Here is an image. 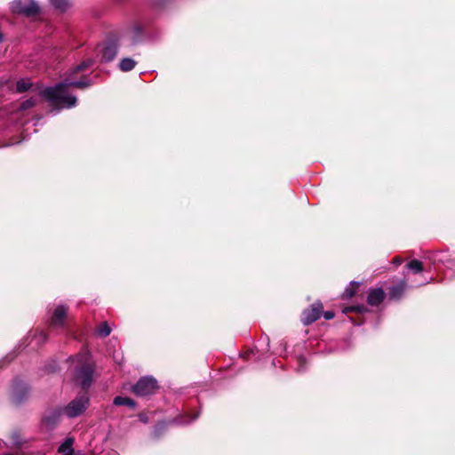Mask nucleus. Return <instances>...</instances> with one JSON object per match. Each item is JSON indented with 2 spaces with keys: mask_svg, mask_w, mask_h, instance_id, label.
Masks as SVG:
<instances>
[{
  "mask_svg": "<svg viewBox=\"0 0 455 455\" xmlns=\"http://www.w3.org/2000/svg\"><path fill=\"white\" fill-rule=\"evenodd\" d=\"M92 60L83 61L72 70L69 71L68 76L54 87L45 88L41 92V95L48 100L52 106L59 108H70L76 105V98L68 92L70 86L77 88L89 87L92 83L87 77L80 80H75V76L82 72L92 65Z\"/></svg>",
  "mask_w": 455,
  "mask_h": 455,
  "instance_id": "nucleus-1",
  "label": "nucleus"
},
{
  "mask_svg": "<svg viewBox=\"0 0 455 455\" xmlns=\"http://www.w3.org/2000/svg\"><path fill=\"white\" fill-rule=\"evenodd\" d=\"M76 361L80 366L76 371V380L83 388H87L92 379L93 366L90 361V356L87 353L80 354L76 356Z\"/></svg>",
  "mask_w": 455,
  "mask_h": 455,
  "instance_id": "nucleus-2",
  "label": "nucleus"
},
{
  "mask_svg": "<svg viewBox=\"0 0 455 455\" xmlns=\"http://www.w3.org/2000/svg\"><path fill=\"white\" fill-rule=\"evenodd\" d=\"M12 12L28 17L40 12V6L35 0H14L11 3Z\"/></svg>",
  "mask_w": 455,
  "mask_h": 455,
  "instance_id": "nucleus-3",
  "label": "nucleus"
},
{
  "mask_svg": "<svg viewBox=\"0 0 455 455\" xmlns=\"http://www.w3.org/2000/svg\"><path fill=\"white\" fill-rule=\"evenodd\" d=\"M157 387V381L154 378L143 377L132 387V392L137 395L145 396L154 394Z\"/></svg>",
  "mask_w": 455,
  "mask_h": 455,
  "instance_id": "nucleus-4",
  "label": "nucleus"
},
{
  "mask_svg": "<svg viewBox=\"0 0 455 455\" xmlns=\"http://www.w3.org/2000/svg\"><path fill=\"white\" fill-rule=\"evenodd\" d=\"M89 398L83 395L71 401L63 410L64 413L69 418H75L81 415L87 408Z\"/></svg>",
  "mask_w": 455,
  "mask_h": 455,
  "instance_id": "nucleus-5",
  "label": "nucleus"
},
{
  "mask_svg": "<svg viewBox=\"0 0 455 455\" xmlns=\"http://www.w3.org/2000/svg\"><path fill=\"white\" fill-rule=\"evenodd\" d=\"M117 54V46L115 43H103L97 46L96 55L101 61H111Z\"/></svg>",
  "mask_w": 455,
  "mask_h": 455,
  "instance_id": "nucleus-6",
  "label": "nucleus"
},
{
  "mask_svg": "<svg viewBox=\"0 0 455 455\" xmlns=\"http://www.w3.org/2000/svg\"><path fill=\"white\" fill-rule=\"evenodd\" d=\"M322 312L323 305L321 303H315L303 311L301 321L305 325H308L316 321L322 315Z\"/></svg>",
  "mask_w": 455,
  "mask_h": 455,
  "instance_id": "nucleus-7",
  "label": "nucleus"
},
{
  "mask_svg": "<svg viewBox=\"0 0 455 455\" xmlns=\"http://www.w3.org/2000/svg\"><path fill=\"white\" fill-rule=\"evenodd\" d=\"M68 307L65 306H59L57 307L52 314V319H51V324L54 327H60L62 326L64 323V320L67 315Z\"/></svg>",
  "mask_w": 455,
  "mask_h": 455,
  "instance_id": "nucleus-8",
  "label": "nucleus"
},
{
  "mask_svg": "<svg viewBox=\"0 0 455 455\" xmlns=\"http://www.w3.org/2000/svg\"><path fill=\"white\" fill-rule=\"evenodd\" d=\"M385 292L381 288L372 289L369 291L367 301L371 306H377L382 302Z\"/></svg>",
  "mask_w": 455,
  "mask_h": 455,
  "instance_id": "nucleus-9",
  "label": "nucleus"
},
{
  "mask_svg": "<svg viewBox=\"0 0 455 455\" xmlns=\"http://www.w3.org/2000/svg\"><path fill=\"white\" fill-rule=\"evenodd\" d=\"M73 439L68 438L65 442L60 446L59 452L62 455H79L75 453L73 448Z\"/></svg>",
  "mask_w": 455,
  "mask_h": 455,
  "instance_id": "nucleus-10",
  "label": "nucleus"
},
{
  "mask_svg": "<svg viewBox=\"0 0 455 455\" xmlns=\"http://www.w3.org/2000/svg\"><path fill=\"white\" fill-rule=\"evenodd\" d=\"M405 288L406 283L404 282H401L397 285L393 286L389 291L390 297L395 299L401 298V296L405 291Z\"/></svg>",
  "mask_w": 455,
  "mask_h": 455,
  "instance_id": "nucleus-11",
  "label": "nucleus"
},
{
  "mask_svg": "<svg viewBox=\"0 0 455 455\" xmlns=\"http://www.w3.org/2000/svg\"><path fill=\"white\" fill-rule=\"evenodd\" d=\"M136 66V61L131 58H124L119 62V68L124 72L131 71Z\"/></svg>",
  "mask_w": 455,
  "mask_h": 455,
  "instance_id": "nucleus-12",
  "label": "nucleus"
},
{
  "mask_svg": "<svg viewBox=\"0 0 455 455\" xmlns=\"http://www.w3.org/2000/svg\"><path fill=\"white\" fill-rule=\"evenodd\" d=\"M114 404L117 405V406L126 405V406H129L131 408H134L136 406V403H135V402L132 399H131L129 397H124V396H116V397H115Z\"/></svg>",
  "mask_w": 455,
  "mask_h": 455,
  "instance_id": "nucleus-13",
  "label": "nucleus"
},
{
  "mask_svg": "<svg viewBox=\"0 0 455 455\" xmlns=\"http://www.w3.org/2000/svg\"><path fill=\"white\" fill-rule=\"evenodd\" d=\"M407 267L414 273H419L423 270V265L417 259H412L407 264Z\"/></svg>",
  "mask_w": 455,
  "mask_h": 455,
  "instance_id": "nucleus-14",
  "label": "nucleus"
},
{
  "mask_svg": "<svg viewBox=\"0 0 455 455\" xmlns=\"http://www.w3.org/2000/svg\"><path fill=\"white\" fill-rule=\"evenodd\" d=\"M52 6L61 12L65 11L68 6V0H50Z\"/></svg>",
  "mask_w": 455,
  "mask_h": 455,
  "instance_id": "nucleus-15",
  "label": "nucleus"
},
{
  "mask_svg": "<svg viewBox=\"0 0 455 455\" xmlns=\"http://www.w3.org/2000/svg\"><path fill=\"white\" fill-rule=\"evenodd\" d=\"M97 331H98L99 335H100L102 337H107L110 334L111 329L108 326V323L104 322V323H100Z\"/></svg>",
  "mask_w": 455,
  "mask_h": 455,
  "instance_id": "nucleus-16",
  "label": "nucleus"
},
{
  "mask_svg": "<svg viewBox=\"0 0 455 455\" xmlns=\"http://www.w3.org/2000/svg\"><path fill=\"white\" fill-rule=\"evenodd\" d=\"M31 86V83L28 80L21 79L17 82V91L23 92L28 91Z\"/></svg>",
  "mask_w": 455,
  "mask_h": 455,
  "instance_id": "nucleus-17",
  "label": "nucleus"
},
{
  "mask_svg": "<svg viewBox=\"0 0 455 455\" xmlns=\"http://www.w3.org/2000/svg\"><path fill=\"white\" fill-rule=\"evenodd\" d=\"M36 104V100L34 99H28L25 101H23L20 105L21 109L25 110L31 107H33Z\"/></svg>",
  "mask_w": 455,
  "mask_h": 455,
  "instance_id": "nucleus-18",
  "label": "nucleus"
},
{
  "mask_svg": "<svg viewBox=\"0 0 455 455\" xmlns=\"http://www.w3.org/2000/svg\"><path fill=\"white\" fill-rule=\"evenodd\" d=\"M355 294V290L352 287H348L345 290L343 297L351 298Z\"/></svg>",
  "mask_w": 455,
  "mask_h": 455,
  "instance_id": "nucleus-19",
  "label": "nucleus"
},
{
  "mask_svg": "<svg viewBox=\"0 0 455 455\" xmlns=\"http://www.w3.org/2000/svg\"><path fill=\"white\" fill-rule=\"evenodd\" d=\"M323 316L326 320H331L334 317V313L331 311H326L324 312Z\"/></svg>",
  "mask_w": 455,
  "mask_h": 455,
  "instance_id": "nucleus-20",
  "label": "nucleus"
},
{
  "mask_svg": "<svg viewBox=\"0 0 455 455\" xmlns=\"http://www.w3.org/2000/svg\"><path fill=\"white\" fill-rule=\"evenodd\" d=\"M361 308L360 307H345L343 312L344 313H347V312H351V311H355V310H360Z\"/></svg>",
  "mask_w": 455,
  "mask_h": 455,
  "instance_id": "nucleus-21",
  "label": "nucleus"
},
{
  "mask_svg": "<svg viewBox=\"0 0 455 455\" xmlns=\"http://www.w3.org/2000/svg\"><path fill=\"white\" fill-rule=\"evenodd\" d=\"M60 416L59 412H53L52 413V422H54Z\"/></svg>",
  "mask_w": 455,
  "mask_h": 455,
  "instance_id": "nucleus-22",
  "label": "nucleus"
},
{
  "mask_svg": "<svg viewBox=\"0 0 455 455\" xmlns=\"http://www.w3.org/2000/svg\"><path fill=\"white\" fill-rule=\"evenodd\" d=\"M394 263L396 264V265H399L402 263V259H399V258H395L394 259Z\"/></svg>",
  "mask_w": 455,
  "mask_h": 455,
  "instance_id": "nucleus-23",
  "label": "nucleus"
},
{
  "mask_svg": "<svg viewBox=\"0 0 455 455\" xmlns=\"http://www.w3.org/2000/svg\"><path fill=\"white\" fill-rule=\"evenodd\" d=\"M44 422L45 424H50V422H51V419H50L49 417H45V418L44 419Z\"/></svg>",
  "mask_w": 455,
  "mask_h": 455,
  "instance_id": "nucleus-24",
  "label": "nucleus"
},
{
  "mask_svg": "<svg viewBox=\"0 0 455 455\" xmlns=\"http://www.w3.org/2000/svg\"><path fill=\"white\" fill-rule=\"evenodd\" d=\"M140 419H141L142 421H144V422H146V421H147V420H146V419H145L142 415L140 416Z\"/></svg>",
  "mask_w": 455,
  "mask_h": 455,
  "instance_id": "nucleus-25",
  "label": "nucleus"
},
{
  "mask_svg": "<svg viewBox=\"0 0 455 455\" xmlns=\"http://www.w3.org/2000/svg\"><path fill=\"white\" fill-rule=\"evenodd\" d=\"M3 37H4V36H3V34L0 32V42H2V41H3Z\"/></svg>",
  "mask_w": 455,
  "mask_h": 455,
  "instance_id": "nucleus-26",
  "label": "nucleus"
},
{
  "mask_svg": "<svg viewBox=\"0 0 455 455\" xmlns=\"http://www.w3.org/2000/svg\"><path fill=\"white\" fill-rule=\"evenodd\" d=\"M4 455H13V454H12V453L8 452V453H5V454H4Z\"/></svg>",
  "mask_w": 455,
  "mask_h": 455,
  "instance_id": "nucleus-27",
  "label": "nucleus"
}]
</instances>
